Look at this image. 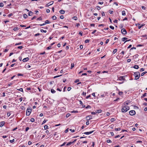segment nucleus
Instances as JSON below:
<instances>
[{
    "instance_id": "1",
    "label": "nucleus",
    "mask_w": 147,
    "mask_h": 147,
    "mask_svg": "<svg viewBox=\"0 0 147 147\" xmlns=\"http://www.w3.org/2000/svg\"><path fill=\"white\" fill-rule=\"evenodd\" d=\"M140 74L139 72H136L134 73V76H135V80L138 79L140 77Z\"/></svg>"
},
{
    "instance_id": "2",
    "label": "nucleus",
    "mask_w": 147,
    "mask_h": 147,
    "mask_svg": "<svg viewBox=\"0 0 147 147\" xmlns=\"http://www.w3.org/2000/svg\"><path fill=\"white\" fill-rule=\"evenodd\" d=\"M129 107L127 106H125L123 107L121 111L123 112H125L129 109Z\"/></svg>"
},
{
    "instance_id": "3",
    "label": "nucleus",
    "mask_w": 147,
    "mask_h": 147,
    "mask_svg": "<svg viewBox=\"0 0 147 147\" xmlns=\"http://www.w3.org/2000/svg\"><path fill=\"white\" fill-rule=\"evenodd\" d=\"M31 112V109L28 108L27 109L26 113V115L27 116H29L30 115Z\"/></svg>"
},
{
    "instance_id": "4",
    "label": "nucleus",
    "mask_w": 147,
    "mask_h": 147,
    "mask_svg": "<svg viewBox=\"0 0 147 147\" xmlns=\"http://www.w3.org/2000/svg\"><path fill=\"white\" fill-rule=\"evenodd\" d=\"M50 23V22L48 20H47L45 22L43 23L42 24H38V25L40 26H43L45 25L46 24H48Z\"/></svg>"
},
{
    "instance_id": "5",
    "label": "nucleus",
    "mask_w": 147,
    "mask_h": 147,
    "mask_svg": "<svg viewBox=\"0 0 147 147\" xmlns=\"http://www.w3.org/2000/svg\"><path fill=\"white\" fill-rule=\"evenodd\" d=\"M121 33L124 35H125L127 33V32L125 28L122 29L121 30Z\"/></svg>"
},
{
    "instance_id": "6",
    "label": "nucleus",
    "mask_w": 147,
    "mask_h": 147,
    "mask_svg": "<svg viewBox=\"0 0 147 147\" xmlns=\"http://www.w3.org/2000/svg\"><path fill=\"white\" fill-rule=\"evenodd\" d=\"M129 114L131 115H133L136 114V112L134 110H131L129 112Z\"/></svg>"
},
{
    "instance_id": "7",
    "label": "nucleus",
    "mask_w": 147,
    "mask_h": 147,
    "mask_svg": "<svg viewBox=\"0 0 147 147\" xmlns=\"http://www.w3.org/2000/svg\"><path fill=\"white\" fill-rule=\"evenodd\" d=\"M54 3V1H51L46 4V5L45 6L46 7H48L50 5H52Z\"/></svg>"
},
{
    "instance_id": "8",
    "label": "nucleus",
    "mask_w": 147,
    "mask_h": 147,
    "mask_svg": "<svg viewBox=\"0 0 147 147\" xmlns=\"http://www.w3.org/2000/svg\"><path fill=\"white\" fill-rule=\"evenodd\" d=\"M86 119L87 121H89L90 119H92V116L90 115H88L86 117Z\"/></svg>"
},
{
    "instance_id": "9",
    "label": "nucleus",
    "mask_w": 147,
    "mask_h": 147,
    "mask_svg": "<svg viewBox=\"0 0 147 147\" xmlns=\"http://www.w3.org/2000/svg\"><path fill=\"white\" fill-rule=\"evenodd\" d=\"M94 131H90L89 132H85L84 133V134H86V135H89L90 134L92 133Z\"/></svg>"
},
{
    "instance_id": "10",
    "label": "nucleus",
    "mask_w": 147,
    "mask_h": 147,
    "mask_svg": "<svg viewBox=\"0 0 147 147\" xmlns=\"http://www.w3.org/2000/svg\"><path fill=\"white\" fill-rule=\"evenodd\" d=\"M120 80H125V79L124 76H121L119 78Z\"/></svg>"
},
{
    "instance_id": "11",
    "label": "nucleus",
    "mask_w": 147,
    "mask_h": 147,
    "mask_svg": "<svg viewBox=\"0 0 147 147\" xmlns=\"http://www.w3.org/2000/svg\"><path fill=\"white\" fill-rule=\"evenodd\" d=\"M29 60V59L28 57L25 58L22 61L23 62H26L28 61Z\"/></svg>"
},
{
    "instance_id": "12",
    "label": "nucleus",
    "mask_w": 147,
    "mask_h": 147,
    "mask_svg": "<svg viewBox=\"0 0 147 147\" xmlns=\"http://www.w3.org/2000/svg\"><path fill=\"white\" fill-rule=\"evenodd\" d=\"M33 14V13L31 11H30L28 13V15L30 16H32Z\"/></svg>"
},
{
    "instance_id": "13",
    "label": "nucleus",
    "mask_w": 147,
    "mask_h": 147,
    "mask_svg": "<svg viewBox=\"0 0 147 147\" xmlns=\"http://www.w3.org/2000/svg\"><path fill=\"white\" fill-rule=\"evenodd\" d=\"M5 123V122L4 121H2L0 123V126L2 127L3 126Z\"/></svg>"
},
{
    "instance_id": "14",
    "label": "nucleus",
    "mask_w": 147,
    "mask_h": 147,
    "mask_svg": "<svg viewBox=\"0 0 147 147\" xmlns=\"http://www.w3.org/2000/svg\"><path fill=\"white\" fill-rule=\"evenodd\" d=\"M96 111V113H100L102 112V110L100 109L97 110Z\"/></svg>"
},
{
    "instance_id": "15",
    "label": "nucleus",
    "mask_w": 147,
    "mask_h": 147,
    "mask_svg": "<svg viewBox=\"0 0 147 147\" xmlns=\"http://www.w3.org/2000/svg\"><path fill=\"white\" fill-rule=\"evenodd\" d=\"M131 102L130 100H127L125 102H124V104H126V105H128L129 103H130Z\"/></svg>"
},
{
    "instance_id": "16",
    "label": "nucleus",
    "mask_w": 147,
    "mask_h": 147,
    "mask_svg": "<svg viewBox=\"0 0 147 147\" xmlns=\"http://www.w3.org/2000/svg\"><path fill=\"white\" fill-rule=\"evenodd\" d=\"M146 94H147V93H144L143 94V95L141 96V98H143L144 97L146 96Z\"/></svg>"
},
{
    "instance_id": "17",
    "label": "nucleus",
    "mask_w": 147,
    "mask_h": 147,
    "mask_svg": "<svg viewBox=\"0 0 147 147\" xmlns=\"http://www.w3.org/2000/svg\"><path fill=\"white\" fill-rule=\"evenodd\" d=\"M59 12L61 14H63L65 13V11L64 10H61Z\"/></svg>"
},
{
    "instance_id": "18",
    "label": "nucleus",
    "mask_w": 147,
    "mask_h": 147,
    "mask_svg": "<svg viewBox=\"0 0 147 147\" xmlns=\"http://www.w3.org/2000/svg\"><path fill=\"white\" fill-rule=\"evenodd\" d=\"M133 68L135 69H138L139 68V66L138 65H135L133 67Z\"/></svg>"
},
{
    "instance_id": "19",
    "label": "nucleus",
    "mask_w": 147,
    "mask_h": 147,
    "mask_svg": "<svg viewBox=\"0 0 147 147\" xmlns=\"http://www.w3.org/2000/svg\"><path fill=\"white\" fill-rule=\"evenodd\" d=\"M57 17L55 16H53L52 17V18L53 19V20H55L56 19H57Z\"/></svg>"
},
{
    "instance_id": "20",
    "label": "nucleus",
    "mask_w": 147,
    "mask_h": 147,
    "mask_svg": "<svg viewBox=\"0 0 147 147\" xmlns=\"http://www.w3.org/2000/svg\"><path fill=\"white\" fill-rule=\"evenodd\" d=\"M19 29V28L18 27H15L13 29V30L15 31H17Z\"/></svg>"
},
{
    "instance_id": "21",
    "label": "nucleus",
    "mask_w": 147,
    "mask_h": 147,
    "mask_svg": "<svg viewBox=\"0 0 147 147\" xmlns=\"http://www.w3.org/2000/svg\"><path fill=\"white\" fill-rule=\"evenodd\" d=\"M42 18L41 17H40L39 18H37L36 19L37 20H42Z\"/></svg>"
},
{
    "instance_id": "22",
    "label": "nucleus",
    "mask_w": 147,
    "mask_h": 147,
    "mask_svg": "<svg viewBox=\"0 0 147 147\" xmlns=\"http://www.w3.org/2000/svg\"><path fill=\"white\" fill-rule=\"evenodd\" d=\"M139 55L138 54H136L133 56V57L134 58H138Z\"/></svg>"
},
{
    "instance_id": "23",
    "label": "nucleus",
    "mask_w": 147,
    "mask_h": 147,
    "mask_svg": "<svg viewBox=\"0 0 147 147\" xmlns=\"http://www.w3.org/2000/svg\"><path fill=\"white\" fill-rule=\"evenodd\" d=\"M51 92L52 93H54L56 91L54 90L53 89H52L51 90Z\"/></svg>"
},
{
    "instance_id": "24",
    "label": "nucleus",
    "mask_w": 147,
    "mask_h": 147,
    "mask_svg": "<svg viewBox=\"0 0 147 147\" xmlns=\"http://www.w3.org/2000/svg\"><path fill=\"white\" fill-rule=\"evenodd\" d=\"M144 24H142L141 25L139 26L138 27V29H140L142 26H144Z\"/></svg>"
},
{
    "instance_id": "25",
    "label": "nucleus",
    "mask_w": 147,
    "mask_h": 147,
    "mask_svg": "<svg viewBox=\"0 0 147 147\" xmlns=\"http://www.w3.org/2000/svg\"><path fill=\"white\" fill-rule=\"evenodd\" d=\"M121 129L120 128V127H119V128H115V131H119L121 130Z\"/></svg>"
},
{
    "instance_id": "26",
    "label": "nucleus",
    "mask_w": 147,
    "mask_h": 147,
    "mask_svg": "<svg viewBox=\"0 0 147 147\" xmlns=\"http://www.w3.org/2000/svg\"><path fill=\"white\" fill-rule=\"evenodd\" d=\"M40 31V32H41L46 33L47 32V31L46 30H44L43 29H41Z\"/></svg>"
},
{
    "instance_id": "27",
    "label": "nucleus",
    "mask_w": 147,
    "mask_h": 147,
    "mask_svg": "<svg viewBox=\"0 0 147 147\" xmlns=\"http://www.w3.org/2000/svg\"><path fill=\"white\" fill-rule=\"evenodd\" d=\"M27 17L28 16L26 14H23V17L24 18H27Z\"/></svg>"
},
{
    "instance_id": "28",
    "label": "nucleus",
    "mask_w": 147,
    "mask_h": 147,
    "mask_svg": "<svg viewBox=\"0 0 147 147\" xmlns=\"http://www.w3.org/2000/svg\"><path fill=\"white\" fill-rule=\"evenodd\" d=\"M117 49H115L113 51V54H114L116 52H117Z\"/></svg>"
},
{
    "instance_id": "29",
    "label": "nucleus",
    "mask_w": 147,
    "mask_h": 147,
    "mask_svg": "<svg viewBox=\"0 0 147 147\" xmlns=\"http://www.w3.org/2000/svg\"><path fill=\"white\" fill-rule=\"evenodd\" d=\"M127 38L126 37H124L122 39V40L123 41H124L125 40H127Z\"/></svg>"
},
{
    "instance_id": "30",
    "label": "nucleus",
    "mask_w": 147,
    "mask_h": 147,
    "mask_svg": "<svg viewBox=\"0 0 147 147\" xmlns=\"http://www.w3.org/2000/svg\"><path fill=\"white\" fill-rule=\"evenodd\" d=\"M147 73V72H144L143 73H142L141 74V76H143L146 73Z\"/></svg>"
},
{
    "instance_id": "31",
    "label": "nucleus",
    "mask_w": 147,
    "mask_h": 147,
    "mask_svg": "<svg viewBox=\"0 0 147 147\" xmlns=\"http://www.w3.org/2000/svg\"><path fill=\"white\" fill-rule=\"evenodd\" d=\"M44 127L45 129H47L48 128V126L47 125H45L44 126Z\"/></svg>"
},
{
    "instance_id": "32",
    "label": "nucleus",
    "mask_w": 147,
    "mask_h": 147,
    "mask_svg": "<svg viewBox=\"0 0 147 147\" xmlns=\"http://www.w3.org/2000/svg\"><path fill=\"white\" fill-rule=\"evenodd\" d=\"M74 63H71L70 69H72L74 67Z\"/></svg>"
},
{
    "instance_id": "33",
    "label": "nucleus",
    "mask_w": 147,
    "mask_h": 147,
    "mask_svg": "<svg viewBox=\"0 0 147 147\" xmlns=\"http://www.w3.org/2000/svg\"><path fill=\"white\" fill-rule=\"evenodd\" d=\"M126 15L125 12L124 11H122V15L123 16H125Z\"/></svg>"
},
{
    "instance_id": "34",
    "label": "nucleus",
    "mask_w": 147,
    "mask_h": 147,
    "mask_svg": "<svg viewBox=\"0 0 147 147\" xmlns=\"http://www.w3.org/2000/svg\"><path fill=\"white\" fill-rule=\"evenodd\" d=\"M90 42V40L88 39H86L85 40V42L86 43H88Z\"/></svg>"
},
{
    "instance_id": "35",
    "label": "nucleus",
    "mask_w": 147,
    "mask_h": 147,
    "mask_svg": "<svg viewBox=\"0 0 147 147\" xmlns=\"http://www.w3.org/2000/svg\"><path fill=\"white\" fill-rule=\"evenodd\" d=\"M123 92L122 91H119L118 94L119 95H121L123 94Z\"/></svg>"
},
{
    "instance_id": "36",
    "label": "nucleus",
    "mask_w": 147,
    "mask_h": 147,
    "mask_svg": "<svg viewBox=\"0 0 147 147\" xmlns=\"http://www.w3.org/2000/svg\"><path fill=\"white\" fill-rule=\"evenodd\" d=\"M115 121V119L114 118H112L111 119V121L112 122H113Z\"/></svg>"
},
{
    "instance_id": "37",
    "label": "nucleus",
    "mask_w": 147,
    "mask_h": 147,
    "mask_svg": "<svg viewBox=\"0 0 147 147\" xmlns=\"http://www.w3.org/2000/svg\"><path fill=\"white\" fill-rule=\"evenodd\" d=\"M107 143H111L112 142V141L110 140H107Z\"/></svg>"
},
{
    "instance_id": "38",
    "label": "nucleus",
    "mask_w": 147,
    "mask_h": 147,
    "mask_svg": "<svg viewBox=\"0 0 147 147\" xmlns=\"http://www.w3.org/2000/svg\"><path fill=\"white\" fill-rule=\"evenodd\" d=\"M17 90L19 91L23 92V89L22 88H21L19 89H18Z\"/></svg>"
},
{
    "instance_id": "39",
    "label": "nucleus",
    "mask_w": 147,
    "mask_h": 147,
    "mask_svg": "<svg viewBox=\"0 0 147 147\" xmlns=\"http://www.w3.org/2000/svg\"><path fill=\"white\" fill-rule=\"evenodd\" d=\"M94 17L95 18V17ZM90 20H92V21H94V17H93V16H92L90 18Z\"/></svg>"
},
{
    "instance_id": "40",
    "label": "nucleus",
    "mask_w": 147,
    "mask_h": 147,
    "mask_svg": "<svg viewBox=\"0 0 147 147\" xmlns=\"http://www.w3.org/2000/svg\"><path fill=\"white\" fill-rule=\"evenodd\" d=\"M30 121H31L32 122H34V121H35V120H34V119L33 118H32L31 119H30Z\"/></svg>"
},
{
    "instance_id": "41",
    "label": "nucleus",
    "mask_w": 147,
    "mask_h": 147,
    "mask_svg": "<svg viewBox=\"0 0 147 147\" xmlns=\"http://www.w3.org/2000/svg\"><path fill=\"white\" fill-rule=\"evenodd\" d=\"M71 144H72V142H68L67 144V146L70 145Z\"/></svg>"
},
{
    "instance_id": "42",
    "label": "nucleus",
    "mask_w": 147,
    "mask_h": 147,
    "mask_svg": "<svg viewBox=\"0 0 147 147\" xmlns=\"http://www.w3.org/2000/svg\"><path fill=\"white\" fill-rule=\"evenodd\" d=\"M18 76H23V74H18Z\"/></svg>"
},
{
    "instance_id": "43",
    "label": "nucleus",
    "mask_w": 147,
    "mask_h": 147,
    "mask_svg": "<svg viewBox=\"0 0 147 147\" xmlns=\"http://www.w3.org/2000/svg\"><path fill=\"white\" fill-rule=\"evenodd\" d=\"M79 82V79H76V80L75 81H74V82L75 83H77V82Z\"/></svg>"
},
{
    "instance_id": "44",
    "label": "nucleus",
    "mask_w": 147,
    "mask_h": 147,
    "mask_svg": "<svg viewBox=\"0 0 147 147\" xmlns=\"http://www.w3.org/2000/svg\"><path fill=\"white\" fill-rule=\"evenodd\" d=\"M71 115V114L69 113H67L66 115V117H69L70 115Z\"/></svg>"
},
{
    "instance_id": "45",
    "label": "nucleus",
    "mask_w": 147,
    "mask_h": 147,
    "mask_svg": "<svg viewBox=\"0 0 147 147\" xmlns=\"http://www.w3.org/2000/svg\"><path fill=\"white\" fill-rule=\"evenodd\" d=\"M22 44V43L21 42H20L18 43H16L15 44V45H21Z\"/></svg>"
},
{
    "instance_id": "46",
    "label": "nucleus",
    "mask_w": 147,
    "mask_h": 147,
    "mask_svg": "<svg viewBox=\"0 0 147 147\" xmlns=\"http://www.w3.org/2000/svg\"><path fill=\"white\" fill-rule=\"evenodd\" d=\"M3 4L2 3H0V7H2L3 6Z\"/></svg>"
},
{
    "instance_id": "47",
    "label": "nucleus",
    "mask_w": 147,
    "mask_h": 147,
    "mask_svg": "<svg viewBox=\"0 0 147 147\" xmlns=\"http://www.w3.org/2000/svg\"><path fill=\"white\" fill-rule=\"evenodd\" d=\"M144 46V45H143L139 44L137 45V47H142V46Z\"/></svg>"
},
{
    "instance_id": "48",
    "label": "nucleus",
    "mask_w": 147,
    "mask_h": 147,
    "mask_svg": "<svg viewBox=\"0 0 147 147\" xmlns=\"http://www.w3.org/2000/svg\"><path fill=\"white\" fill-rule=\"evenodd\" d=\"M23 48V47L22 46H20L18 47V48L22 49Z\"/></svg>"
},
{
    "instance_id": "49",
    "label": "nucleus",
    "mask_w": 147,
    "mask_h": 147,
    "mask_svg": "<svg viewBox=\"0 0 147 147\" xmlns=\"http://www.w3.org/2000/svg\"><path fill=\"white\" fill-rule=\"evenodd\" d=\"M7 115L8 117H9L11 115V113L10 112H8L7 113Z\"/></svg>"
},
{
    "instance_id": "50",
    "label": "nucleus",
    "mask_w": 147,
    "mask_h": 147,
    "mask_svg": "<svg viewBox=\"0 0 147 147\" xmlns=\"http://www.w3.org/2000/svg\"><path fill=\"white\" fill-rule=\"evenodd\" d=\"M109 27L110 28H111L112 30H114V27L113 26H110Z\"/></svg>"
},
{
    "instance_id": "51",
    "label": "nucleus",
    "mask_w": 147,
    "mask_h": 147,
    "mask_svg": "<svg viewBox=\"0 0 147 147\" xmlns=\"http://www.w3.org/2000/svg\"><path fill=\"white\" fill-rule=\"evenodd\" d=\"M91 108V106L90 105H88V106L86 107V109L90 108Z\"/></svg>"
},
{
    "instance_id": "52",
    "label": "nucleus",
    "mask_w": 147,
    "mask_h": 147,
    "mask_svg": "<svg viewBox=\"0 0 147 147\" xmlns=\"http://www.w3.org/2000/svg\"><path fill=\"white\" fill-rule=\"evenodd\" d=\"M82 95H83V96H86V92H83L82 94Z\"/></svg>"
},
{
    "instance_id": "53",
    "label": "nucleus",
    "mask_w": 147,
    "mask_h": 147,
    "mask_svg": "<svg viewBox=\"0 0 147 147\" xmlns=\"http://www.w3.org/2000/svg\"><path fill=\"white\" fill-rule=\"evenodd\" d=\"M69 130L72 132H74L75 131L74 129H70Z\"/></svg>"
},
{
    "instance_id": "54",
    "label": "nucleus",
    "mask_w": 147,
    "mask_h": 147,
    "mask_svg": "<svg viewBox=\"0 0 147 147\" xmlns=\"http://www.w3.org/2000/svg\"><path fill=\"white\" fill-rule=\"evenodd\" d=\"M120 136V135H117V136H116L115 137V138H119Z\"/></svg>"
},
{
    "instance_id": "55",
    "label": "nucleus",
    "mask_w": 147,
    "mask_h": 147,
    "mask_svg": "<svg viewBox=\"0 0 147 147\" xmlns=\"http://www.w3.org/2000/svg\"><path fill=\"white\" fill-rule=\"evenodd\" d=\"M51 46H49V47H48L47 48V50H49V49H51Z\"/></svg>"
},
{
    "instance_id": "56",
    "label": "nucleus",
    "mask_w": 147,
    "mask_h": 147,
    "mask_svg": "<svg viewBox=\"0 0 147 147\" xmlns=\"http://www.w3.org/2000/svg\"><path fill=\"white\" fill-rule=\"evenodd\" d=\"M29 128L28 127H27L25 129L26 131H28V130L29 129Z\"/></svg>"
},
{
    "instance_id": "57",
    "label": "nucleus",
    "mask_w": 147,
    "mask_h": 147,
    "mask_svg": "<svg viewBox=\"0 0 147 147\" xmlns=\"http://www.w3.org/2000/svg\"><path fill=\"white\" fill-rule=\"evenodd\" d=\"M71 88L70 87H68L67 88V90L68 91H69L71 90Z\"/></svg>"
},
{
    "instance_id": "58",
    "label": "nucleus",
    "mask_w": 147,
    "mask_h": 147,
    "mask_svg": "<svg viewBox=\"0 0 147 147\" xmlns=\"http://www.w3.org/2000/svg\"><path fill=\"white\" fill-rule=\"evenodd\" d=\"M113 11H110L109 13L110 14H113Z\"/></svg>"
},
{
    "instance_id": "59",
    "label": "nucleus",
    "mask_w": 147,
    "mask_h": 147,
    "mask_svg": "<svg viewBox=\"0 0 147 147\" xmlns=\"http://www.w3.org/2000/svg\"><path fill=\"white\" fill-rule=\"evenodd\" d=\"M91 97V95H89L88 96H87L86 97V99H88L89 98H90Z\"/></svg>"
},
{
    "instance_id": "60",
    "label": "nucleus",
    "mask_w": 147,
    "mask_h": 147,
    "mask_svg": "<svg viewBox=\"0 0 147 147\" xmlns=\"http://www.w3.org/2000/svg\"><path fill=\"white\" fill-rule=\"evenodd\" d=\"M66 142H64L62 145H61L60 146H64L65 145V144H66Z\"/></svg>"
},
{
    "instance_id": "61",
    "label": "nucleus",
    "mask_w": 147,
    "mask_h": 147,
    "mask_svg": "<svg viewBox=\"0 0 147 147\" xmlns=\"http://www.w3.org/2000/svg\"><path fill=\"white\" fill-rule=\"evenodd\" d=\"M46 12L47 13H49L50 12V10L49 9H47L46 10Z\"/></svg>"
},
{
    "instance_id": "62",
    "label": "nucleus",
    "mask_w": 147,
    "mask_h": 147,
    "mask_svg": "<svg viewBox=\"0 0 147 147\" xmlns=\"http://www.w3.org/2000/svg\"><path fill=\"white\" fill-rule=\"evenodd\" d=\"M40 34L39 33H37V34H35L34 35V36H38L39 35H40Z\"/></svg>"
},
{
    "instance_id": "63",
    "label": "nucleus",
    "mask_w": 147,
    "mask_h": 147,
    "mask_svg": "<svg viewBox=\"0 0 147 147\" xmlns=\"http://www.w3.org/2000/svg\"><path fill=\"white\" fill-rule=\"evenodd\" d=\"M97 9L98 10H99L100 9V7H99V6H97Z\"/></svg>"
},
{
    "instance_id": "64",
    "label": "nucleus",
    "mask_w": 147,
    "mask_h": 147,
    "mask_svg": "<svg viewBox=\"0 0 147 147\" xmlns=\"http://www.w3.org/2000/svg\"><path fill=\"white\" fill-rule=\"evenodd\" d=\"M144 69L143 68H142L141 69L140 71L141 72H142L143 71H144Z\"/></svg>"
}]
</instances>
